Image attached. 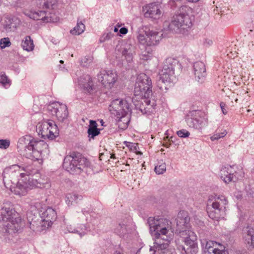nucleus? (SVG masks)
<instances>
[{
  "label": "nucleus",
  "mask_w": 254,
  "mask_h": 254,
  "mask_svg": "<svg viewBox=\"0 0 254 254\" xmlns=\"http://www.w3.org/2000/svg\"><path fill=\"white\" fill-rule=\"evenodd\" d=\"M152 82L150 77L145 73L139 74L136 79L134 87V95L139 96L142 99V106L139 110L143 114L153 112L156 106V101L152 97Z\"/></svg>",
  "instance_id": "1"
},
{
  "label": "nucleus",
  "mask_w": 254,
  "mask_h": 254,
  "mask_svg": "<svg viewBox=\"0 0 254 254\" xmlns=\"http://www.w3.org/2000/svg\"><path fill=\"white\" fill-rule=\"evenodd\" d=\"M148 223L150 232L154 237V241L157 239L162 241L172 239L173 231L171 227V222L169 220L163 218L149 217Z\"/></svg>",
  "instance_id": "2"
},
{
  "label": "nucleus",
  "mask_w": 254,
  "mask_h": 254,
  "mask_svg": "<svg viewBox=\"0 0 254 254\" xmlns=\"http://www.w3.org/2000/svg\"><path fill=\"white\" fill-rule=\"evenodd\" d=\"M208 203L212 206V209L208 212L211 219L218 221L224 218L226 214V206L228 204V200L225 196L212 194L209 196Z\"/></svg>",
  "instance_id": "3"
},
{
  "label": "nucleus",
  "mask_w": 254,
  "mask_h": 254,
  "mask_svg": "<svg viewBox=\"0 0 254 254\" xmlns=\"http://www.w3.org/2000/svg\"><path fill=\"white\" fill-rule=\"evenodd\" d=\"M89 165L86 158L73 153L65 157L63 167L71 174H79Z\"/></svg>",
  "instance_id": "4"
},
{
  "label": "nucleus",
  "mask_w": 254,
  "mask_h": 254,
  "mask_svg": "<svg viewBox=\"0 0 254 254\" xmlns=\"http://www.w3.org/2000/svg\"><path fill=\"white\" fill-rule=\"evenodd\" d=\"M191 25L192 23L189 15L184 13L174 16L170 23L165 22L164 23V29H167L176 33L183 32Z\"/></svg>",
  "instance_id": "5"
},
{
  "label": "nucleus",
  "mask_w": 254,
  "mask_h": 254,
  "mask_svg": "<svg viewBox=\"0 0 254 254\" xmlns=\"http://www.w3.org/2000/svg\"><path fill=\"white\" fill-rule=\"evenodd\" d=\"M1 220L8 233L18 232L20 228V219L16 217L15 211L10 207L4 206L0 210Z\"/></svg>",
  "instance_id": "6"
},
{
  "label": "nucleus",
  "mask_w": 254,
  "mask_h": 254,
  "mask_svg": "<svg viewBox=\"0 0 254 254\" xmlns=\"http://www.w3.org/2000/svg\"><path fill=\"white\" fill-rule=\"evenodd\" d=\"M178 64V61L174 58H169L165 60L157 81V86L160 89H166V87L162 86V84L170 82L172 80L171 78L174 74L175 68Z\"/></svg>",
  "instance_id": "7"
},
{
  "label": "nucleus",
  "mask_w": 254,
  "mask_h": 254,
  "mask_svg": "<svg viewBox=\"0 0 254 254\" xmlns=\"http://www.w3.org/2000/svg\"><path fill=\"white\" fill-rule=\"evenodd\" d=\"M182 237L184 239V241L187 248L183 245H178V249L182 254H196L198 252L197 244V236L191 230H186L182 232Z\"/></svg>",
  "instance_id": "8"
},
{
  "label": "nucleus",
  "mask_w": 254,
  "mask_h": 254,
  "mask_svg": "<svg viewBox=\"0 0 254 254\" xmlns=\"http://www.w3.org/2000/svg\"><path fill=\"white\" fill-rule=\"evenodd\" d=\"M36 130L39 135L44 139L53 140L59 135L57 125L53 121L43 120L36 126Z\"/></svg>",
  "instance_id": "9"
},
{
  "label": "nucleus",
  "mask_w": 254,
  "mask_h": 254,
  "mask_svg": "<svg viewBox=\"0 0 254 254\" xmlns=\"http://www.w3.org/2000/svg\"><path fill=\"white\" fill-rule=\"evenodd\" d=\"M131 99L129 97L123 99H116L113 100L109 107L111 113L115 116L127 115L131 111Z\"/></svg>",
  "instance_id": "10"
},
{
  "label": "nucleus",
  "mask_w": 254,
  "mask_h": 254,
  "mask_svg": "<svg viewBox=\"0 0 254 254\" xmlns=\"http://www.w3.org/2000/svg\"><path fill=\"white\" fill-rule=\"evenodd\" d=\"M31 150L30 153H27L26 157L32 160L41 159L50 153L48 144L43 140L35 139Z\"/></svg>",
  "instance_id": "11"
},
{
  "label": "nucleus",
  "mask_w": 254,
  "mask_h": 254,
  "mask_svg": "<svg viewBox=\"0 0 254 254\" xmlns=\"http://www.w3.org/2000/svg\"><path fill=\"white\" fill-rule=\"evenodd\" d=\"M186 121L190 127L200 130L207 126L208 119L204 115H198L196 111H192L187 116Z\"/></svg>",
  "instance_id": "12"
},
{
  "label": "nucleus",
  "mask_w": 254,
  "mask_h": 254,
  "mask_svg": "<svg viewBox=\"0 0 254 254\" xmlns=\"http://www.w3.org/2000/svg\"><path fill=\"white\" fill-rule=\"evenodd\" d=\"M48 111L55 116L59 122L64 123L67 119L68 112L67 106L59 102H54L48 106Z\"/></svg>",
  "instance_id": "13"
},
{
  "label": "nucleus",
  "mask_w": 254,
  "mask_h": 254,
  "mask_svg": "<svg viewBox=\"0 0 254 254\" xmlns=\"http://www.w3.org/2000/svg\"><path fill=\"white\" fill-rule=\"evenodd\" d=\"M97 77L98 81L107 88L113 87L117 80V74L112 70H101Z\"/></svg>",
  "instance_id": "14"
},
{
  "label": "nucleus",
  "mask_w": 254,
  "mask_h": 254,
  "mask_svg": "<svg viewBox=\"0 0 254 254\" xmlns=\"http://www.w3.org/2000/svg\"><path fill=\"white\" fill-rule=\"evenodd\" d=\"M220 176L223 181L227 184L233 181L235 182L242 178L235 170L234 166L227 165L223 166L220 170Z\"/></svg>",
  "instance_id": "15"
},
{
  "label": "nucleus",
  "mask_w": 254,
  "mask_h": 254,
  "mask_svg": "<svg viewBox=\"0 0 254 254\" xmlns=\"http://www.w3.org/2000/svg\"><path fill=\"white\" fill-rule=\"evenodd\" d=\"M33 187L34 185L32 181L30 180V178H25L19 180L11 191L16 195L24 196L32 190Z\"/></svg>",
  "instance_id": "16"
},
{
  "label": "nucleus",
  "mask_w": 254,
  "mask_h": 254,
  "mask_svg": "<svg viewBox=\"0 0 254 254\" xmlns=\"http://www.w3.org/2000/svg\"><path fill=\"white\" fill-rule=\"evenodd\" d=\"M143 12L145 17L154 19H158L162 15L160 5L155 2L148 4L143 7Z\"/></svg>",
  "instance_id": "17"
},
{
  "label": "nucleus",
  "mask_w": 254,
  "mask_h": 254,
  "mask_svg": "<svg viewBox=\"0 0 254 254\" xmlns=\"http://www.w3.org/2000/svg\"><path fill=\"white\" fill-rule=\"evenodd\" d=\"M25 14L31 19L39 20H42L46 22H54L57 19H55L51 16H49L47 12L44 10L35 11H25Z\"/></svg>",
  "instance_id": "18"
},
{
  "label": "nucleus",
  "mask_w": 254,
  "mask_h": 254,
  "mask_svg": "<svg viewBox=\"0 0 254 254\" xmlns=\"http://www.w3.org/2000/svg\"><path fill=\"white\" fill-rule=\"evenodd\" d=\"M189 222L190 218L188 212L185 211L179 212L176 218V223L181 236L183 231L191 230Z\"/></svg>",
  "instance_id": "19"
},
{
  "label": "nucleus",
  "mask_w": 254,
  "mask_h": 254,
  "mask_svg": "<svg viewBox=\"0 0 254 254\" xmlns=\"http://www.w3.org/2000/svg\"><path fill=\"white\" fill-rule=\"evenodd\" d=\"M35 139L30 135H25L20 137L18 141L17 147L21 151H23V155L26 157L27 153L31 151L32 145Z\"/></svg>",
  "instance_id": "20"
},
{
  "label": "nucleus",
  "mask_w": 254,
  "mask_h": 254,
  "mask_svg": "<svg viewBox=\"0 0 254 254\" xmlns=\"http://www.w3.org/2000/svg\"><path fill=\"white\" fill-rule=\"evenodd\" d=\"M193 73L195 80L199 83H203L206 78V71L204 64L200 61L193 64Z\"/></svg>",
  "instance_id": "21"
},
{
  "label": "nucleus",
  "mask_w": 254,
  "mask_h": 254,
  "mask_svg": "<svg viewBox=\"0 0 254 254\" xmlns=\"http://www.w3.org/2000/svg\"><path fill=\"white\" fill-rule=\"evenodd\" d=\"M145 35L148 38V46L157 44L162 36L161 31L158 32L153 29H150L147 27L146 28Z\"/></svg>",
  "instance_id": "22"
},
{
  "label": "nucleus",
  "mask_w": 254,
  "mask_h": 254,
  "mask_svg": "<svg viewBox=\"0 0 254 254\" xmlns=\"http://www.w3.org/2000/svg\"><path fill=\"white\" fill-rule=\"evenodd\" d=\"M28 221H29V227L33 231L41 232L50 227L49 226H47V223L41 217L37 219L36 217L34 219L32 218L31 221H30V219H28Z\"/></svg>",
  "instance_id": "23"
},
{
  "label": "nucleus",
  "mask_w": 254,
  "mask_h": 254,
  "mask_svg": "<svg viewBox=\"0 0 254 254\" xmlns=\"http://www.w3.org/2000/svg\"><path fill=\"white\" fill-rule=\"evenodd\" d=\"M41 217L47 223V226L51 227L53 222L57 219V213L54 209L49 207L42 213Z\"/></svg>",
  "instance_id": "24"
},
{
  "label": "nucleus",
  "mask_w": 254,
  "mask_h": 254,
  "mask_svg": "<svg viewBox=\"0 0 254 254\" xmlns=\"http://www.w3.org/2000/svg\"><path fill=\"white\" fill-rule=\"evenodd\" d=\"M243 240L249 248H254V229L248 227L244 231Z\"/></svg>",
  "instance_id": "25"
},
{
  "label": "nucleus",
  "mask_w": 254,
  "mask_h": 254,
  "mask_svg": "<svg viewBox=\"0 0 254 254\" xmlns=\"http://www.w3.org/2000/svg\"><path fill=\"white\" fill-rule=\"evenodd\" d=\"M17 20V19L14 17L4 16L2 22L3 28L6 31H10L15 29L17 27L16 21Z\"/></svg>",
  "instance_id": "26"
},
{
  "label": "nucleus",
  "mask_w": 254,
  "mask_h": 254,
  "mask_svg": "<svg viewBox=\"0 0 254 254\" xmlns=\"http://www.w3.org/2000/svg\"><path fill=\"white\" fill-rule=\"evenodd\" d=\"M78 83L89 93L92 91L93 84L90 75L85 74L80 76L78 80Z\"/></svg>",
  "instance_id": "27"
},
{
  "label": "nucleus",
  "mask_w": 254,
  "mask_h": 254,
  "mask_svg": "<svg viewBox=\"0 0 254 254\" xmlns=\"http://www.w3.org/2000/svg\"><path fill=\"white\" fill-rule=\"evenodd\" d=\"M135 53V47L130 44H126L122 51V56L128 63L132 61L133 55Z\"/></svg>",
  "instance_id": "28"
},
{
  "label": "nucleus",
  "mask_w": 254,
  "mask_h": 254,
  "mask_svg": "<svg viewBox=\"0 0 254 254\" xmlns=\"http://www.w3.org/2000/svg\"><path fill=\"white\" fill-rule=\"evenodd\" d=\"M82 198V195L75 192H71L66 195L65 202L68 206H70L72 205L74 203H77L78 200H81Z\"/></svg>",
  "instance_id": "29"
},
{
  "label": "nucleus",
  "mask_w": 254,
  "mask_h": 254,
  "mask_svg": "<svg viewBox=\"0 0 254 254\" xmlns=\"http://www.w3.org/2000/svg\"><path fill=\"white\" fill-rule=\"evenodd\" d=\"M97 124L93 120L90 121V125L88 129V136L90 138H94L95 136L100 133V130L97 128Z\"/></svg>",
  "instance_id": "30"
},
{
  "label": "nucleus",
  "mask_w": 254,
  "mask_h": 254,
  "mask_svg": "<svg viewBox=\"0 0 254 254\" xmlns=\"http://www.w3.org/2000/svg\"><path fill=\"white\" fill-rule=\"evenodd\" d=\"M116 121L119 123V126L122 128L127 127L128 124L129 122L130 114L127 115H120V116H116Z\"/></svg>",
  "instance_id": "31"
},
{
  "label": "nucleus",
  "mask_w": 254,
  "mask_h": 254,
  "mask_svg": "<svg viewBox=\"0 0 254 254\" xmlns=\"http://www.w3.org/2000/svg\"><path fill=\"white\" fill-rule=\"evenodd\" d=\"M146 28H147V27H143L139 29L138 31V35L137 36V39L138 42L140 44L148 46V38H147V37L145 35Z\"/></svg>",
  "instance_id": "32"
},
{
  "label": "nucleus",
  "mask_w": 254,
  "mask_h": 254,
  "mask_svg": "<svg viewBox=\"0 0 254 254\" xmlns=\"http://www.w3.org/2000/svg\"><path fill=\"white\" fill-rule=\"evenodd\" d=\"M21 45L23 50L27 51H31L34 49L33 41L29 36H27L24 38L21 42Z\"/></svg>",
  "instance_id": "33"
},
{
  "label": "nucleus",
  "mask_w": 254,
  "mask_h": 254,
  "mask_svg": "<svg viewBox=\"0 0 254 254\" xmlns=\"http://www.w3.org/2000/svg\"><path fill=\"white\" fill-rule=\"evenodd\" d=\"M85 29V25L81 22H77L76 25L70 30L73 35H80L82 33Z\"/></svg>",
  "instance_id": "34"
},
{
  "label": "nucleus",
  "mask_w": 254,
  "mask_h": 254,
  "mask_svg": "<svg viewBox=\"0 0 254 254\" xmlns=\"http://www.w3.org/2000/svg\"><path fill=\"white\" fill-rule=\"evenodd\" d=\"M37 5L39 9H49L53 7V4L48 0H38Z\"/></svg>",
  "instance_id": "35"
},
{
  "label": "nucleus",
  "mask_w": 254,
  "mask_h": 254,
  "mask_svg": "<svg viewBox=\"0 0 254 254\" xmlns=\"http://www.w3.org/2000/svg\"><path fill=\"white\" fill-rule=\"evenodd\" d=\"M127 231L126 225L124 223H119L115 228V232L121 236L125 234Z\"/></svg>",
  "instance_id": "36"
},
{
  "label": "nucleus",
  "mask_w": 254,
  "mask_h": 254,
  "mask_svg": "<svg viewBox=\"0 0 254 254\" xmlns=\"http://www.w3.org/2000/svg\"><path fill=\"white\" fill-rule=\"evenodd\" d=\"M166 170V165L162 161L159 162L158 164L155 167L154 171L157 174H162Z\"/></svg>",
  "instance_id": "37"
},
{
  "label": "nucleus",
  "mask_w": 254,
  "mask_h": 254,
  "mask_svg": "<svg viewBox=\"0 0 254 254\" xmlns=\"http://www.w3.org/2000/svg\"><path fill=\"white\" fill-rule=\"evenodd\" d=\"M0 83L5 88H8L11 84V82L8 79L4 73H1L0 74Z\"/></svg>",
  "instance_id": "38"
},
{
  "label": "nucleus",
  "mask_w": 254,
  "mask_h": 254,
  "mask_svg": "<svg viewBox=\"0 0 254 254\" xmlns=\"http://www.w3.org/2000/svg\"><path fill=\"white\" fill-rule=\"evenodd\" d=\"M93 62V57L91 56H87L81 59L80 63L83 66H89Z\"/></svg>",
  "instance_id": "39"
},
{
  "label": "nucleus",
  "mask_w": 254,
  "mask_h": 254,
  "mask_svg": "<svg viewBox=\"0 0 254 254\" xmlns=\"http://www.w3.org/2000/svg\"><path fill=\"white\" fill-rule=\"evenodd\" d=\"M24 171L25 173H21L20 176L22 178H24L25 177V176H27V178H28V177H30L29 176L32 175L33 173H34V171L32 170V168L31 166H27L25 167Z\"/></svg>",
  "instance_id": "40"
},
{
  "label": "nucleus",
  "mask_w": 254,
  "mask_h": 254,
  "mask_svg": "<svg viewBox=\"0 0 254 254\" xmlns=\"http://www.w3.org/2000/svg\"><path fill=\"white\" fill-rule=\"evenodd\" d=\"M11 43L8 38H2L0 40V47L1 49L9 47Z\"/></svg>",
  "instance_id": "41"
},
{
  "label": "nucleus",
  "mask_w": 254,
  "mask_h": 254,
  "mask_svg": "<svg viewBox=\"0 0 254 254\" xmlns=\"http://www.w3.org/2000/svg\"><path fill=\"white\" fill-rule=\"evenodd\" d=\"M220 249L214 248L211 251L213 254H228L227 251L224 250L222 246H220Z\"/></svg>",
  "instance_id": "42"
},
{
  "label": "nucleus",
  "mask_w": 254,
  "mask_h": 254,
  "mask_svg": "<svg viewBox=\"0 0 254 254\" xmlns=\"http://www.w3.org/2000/svg\"><path fill=\"white\" fill-rule=\"evenodd\" d=\"M227 133L225 130L221 133H217L211 137V139L212 141L218 140L220 138L224 137L227 134Z\"/></svg>",
  "instance_id": "43"
},
{
  "label": "nucleus",
  "mask_w": 254,
  "mask_h": 254,
  "mask_svg": "<svg viewBox=\"0 0 254 254\" xmlns=\"http://www.w3.org/2000/svg\"><path fill=\"white\" fill-rule=\"evenodd\" d=\"M177 135L180 137H188L190 135V132L186 129H181L177 132Z\"/></svg>",
  "instance_id": "44"
},
{
  "label": "nucleus",
  "mask_w": 254,
  "mask_h": 254,
  "mask_svg": "<svg viewBox=\"0 0 254 254\" xmlns=\"http://www.w3.org/2000/svg\"><path fill=\"white\" fill-rule=\"evenodd\" d=\"M10 145V141L8 139H0V148L6 149Z\"/></svg>",
  "instance_id": "45"
},
{
  "label": "nucleus",
  "mask_w": 254,
  "mask_h": 254,
  "mask_svg": "<svg viewBox=\"0 0 254 254\" xmlns=\"http://www.w3.org/2000/svg\"><path fill=\"white\" fill-rule=\"evenodd\" d=\"M150 55L151 54L148 50L147 52H142L140 55V58L142 60L147 61L151 57Z\"/></svg>",
  "instance_id": "46"
},
{
  "label": "nucleus",
  "mask_w": 254,
  "mask_h": 254,
  "mask_svg": "<svg viewBox=\"0 0 254 254\" xmlns=\"http://www.w3.org/2000/svg\"><path fill=\"white\" fill-rule=\"evenodd\" d=\"M204 243H205V248L209 250L212 247V245L213 244V242L212 241H206L204 240L203 242H202V245H204Z\"/></svg>",
  "instance_id": "47"
},
{
  "label": "nucleus",
  "mask_w": 254,
  "mask_h": 254,
  "mask_svg": "<svg viewBox=\"0 0 254 254\" xmlns=\"http://www.w3.org/2000/svg\"><path fill=\"white\" fill-rule=\"evenodd\" d=\"M213 44V41L211 39L206 38L203 42V45L206 47H209Z\"/></svg>",
  "instance_id": "48"
},
{
  "label": "nucleus",
  "mask_w": 254,
  "mask_h": 254,
  "mask_svg": "<svg viewBox=\"0 0 254 254\" xmlns=\"http://www.w3.org/2000/svg\"><path fill=\"white\" fill-rule=\"evenodd\" d=\"M220 107L223 113L225 115L227 113V110L226 109V104L224 102H221Z\"/></svg>",
  "instance_id": "49"
},
{
  "label": "nucleus",
  "mask_w": 254,
  "mask_h": 254,
  "mask_svg": "<svg viewBox=\"0 0 254 254\" xmlns=\"http://www.w3.org/2000/svg\"><path fill=\"white\" fill-rule=\"evenodd\" d=\"M68 229V230L69 232H71V233H78L80 235L82 236L83 235H84L86 232H84V231H83L82 232H79L76 229H73V230H70L68 228H67Z\"/></svg>",
  "instance_id": "50"
},
{
  "label": "nucleus",
  "mask_w": 254,
  "mask_h": 254,
  "mask_svg": "<svg viewBox=\"0 0 254 254\" xmlns=\"http://www.w3.org/2000/svg\"><path fill=\"white\" fill-rule=\"evenodd\" d=\"M127 29L125 27L121 28L120 30V32L122 34H126L127 32Z\"/></svg>",
  "instance_id": "51"
},
{
  "label": "nucleus",
  "mask_w": 254,
  "mask_h": 254,
  "mask_svg": "<svg viewBox=\"0 0 254 254\" xmlns=\"http://www.w3.org/2000/svg\"><path fill=\"white\" fill-rule=\"evenodd\" d=\"M110 38V36L108 34H107L105 37L104 38V39H102V38L100 39V41L103 42H104L106 40L109 39Z\"/></svg>",
  "instance_id": "52"
},
{
  "label": "nucleus",
  "mask_w": 254,
  "mask_h": 254,
  "mask_svg": "<svg viewBox=\"0 0 254 254\" xmlns=\"http://www.w3.org/2000/svg\"><path fill=\"white\" fill-rule=\"evenodd\" d=\"M82 213H83V214H84V215H85L86 214H88V211H85V210H82Z\"/></svg>",
  "instance_id": "53"
},
{
  "label": "nucleus",
  "mask_w": 254,
  "mask_h": 254,
  "mask_svg": "<svg viewBox=\"0 0 254 254\" xmlns=\"http://www.w3.org/2000/svg\"><path fill=\"white\" fill-rule=\"evenodd\" d=\"M114 31L115 32H118V28L117 27H114Z\"/></svg>",
  "instance_id": "54"
},
{
  "label": "nucleus",
  "mask_w": 254,
  "mask_h": 254,
  "mask_svg": "<svg viewBox=\"0 0 254 254\" xmlns=\"http://www.w3.org/2000/svg\"><path fill=\"white\" fill-rule=\"evenodd\" d=\"M229 105H231V106H234V104H233V101L232 100V101H231V103H229Z\"/></svg>",
  "instance_id": "55"
},
{
  "label": "nucleus",
  "mask_w": 254,
  "mask_h": 254,
  "mask_svg": "<svg viewBox=\"0 0 254 254\" xmlns=\"http://www.w3.org/2000/svg\"><path fill=\"white\" fill-rule=\"evenodd\" d=\"M114 254H124L119 252H116Z\"/></svg>",
  "instance_id": "56"
},
{
  "label": "nucleus",
  "mask_w": 254,
  "mask_h": 254,
  "mask_svg": "<svg viewBox=\"0 0 254 254\" xmlns=\"http://www.w3.org/2000/svg\"><path fill=\"white\" fill-rule=\"evenodd\" d=\"M82 226L84 227V230H85V231H86V230H87V228H86V226H85V225H83Z\"/></svg>",
  "instance_id": "57"
},
{
  "label": "nucleus",
  "mask_w": 254,
  "mask_h": 254,
  "mask_svg": "<svg viewBox=\"0 0 254 254\" xmlns=\"http://www.w3.org/2000/svg\"><path fill=\"white\" fill-rule=\"evenodd\" d=\"M60 63L61 64H63V63H64V61H63V60H61V61H60Z\"/></svg>",
  "instance_id": "58"
},
{
  "label": "nucleus",
  "mask_w": 254,
  "mask_h": 254,
  "mask_svg": "<svg viewBox=\"0 0 254 254\" xmlns=\"http://www.w3.org/2000/svg\"><path fill=\"white\" fill-rule=\"evenodd\" d=\"M111 158H114V155H112Z\"/></svg>",
  "instance_id": "59"
},
{
  "label": "nucleus",
  "mask_w": 254,
  "mask_h": 254,
  "mask_svg": "<svg viewBox=\"0 0 254 254\" xmlns=\"http://www.w3.org/2000/svg\"><path fill=\"white\" fill-rule=\"evenodd\" d=\"M136 254H140L139 252V251H138V252L136 253Z\"/></svg>",
  "instance_id": "60"
},
{
  "label": "nucleus",
  "mask_w": 254,
  "mask_h": 254,
  "mask_svg": "<svg viewBox=\"0 0 254 254\" xmlns=\"http://www.w3.org/2000/svg\"><path fill=\"white\" fill-rule=\"evenodd\" d=\"M2 21H3V19H1V18H0V21H2Z\"/></svg>",
  "instance_id": "61"
},
{
  "label": "nucleus",
  "mask_w": 254,
  "mask_h": 254,
  "mask_svg": "<svg viewBox=\"0 0 254 254\" xmlns=\"http://www.w3.org/2000/svg\"><path fill=\"white\" fill-rule=\"evenodd\" d=\"M235 100L236 102H237V100H238V99L236 98V99H235Z\"/></svg>",
  "instance_id": "62"
},
{
  "label": "nucleus",
  "mask_w": 254,
  "mask_h": 254,
  "mask_svg": "<svg viewBox=\"0 0 254 254\" xmlns=\"http://www.w3.org/2000/svg\"><path fill=\"white\" fill-rule=\"evenodd\" d=\"M136 146H135L134 147V149H135V150L136 149Z\"/></svg>",
  "instance_id": "63"
},
{
  "label": "nucleus",
  "mask_w": 254,
  "mask_h": 254,
  "mask_svg": "<svg viewBox=\"0 0 254 254\" xmlns=\"http://www.w3.org/2000/svg\"><path fill=\"white\" fill-rule=\"evenodd\" d=\"M164 145V146H165V147H168V146H167V145Z\"/></svg>",
  "instance_id": "64"
}]
</instances>
